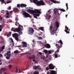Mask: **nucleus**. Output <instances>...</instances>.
Instances as JSON below:
<instances>
[{"label":"nucleus","instance_id":"nucleus-1","mask_svg":"<svg viewBox=\"0 0 74 74\" xmlns=\"http://www.w3.org/2000/svg\"><path fill=\"white\" fill-rule=\"evenodd\" d=\"M53 26H50V29L51 30V34L53 35L55 34V32H56L58 30V28L59 27V23L58 21H56L55 24L53 25Z\"/></svg>","mask_w":74,"mask_h":74},{"label":"nucleus","instance_id":"nucleus-2","mask_svg":"<svg viewBox=\"0 0 74 74\" xmlns=\"http://www.w3.org/2000/svg\"><path fill=\"white\" fill-rule=\"evenodd\" d=\"M37 0H33V2L37 5H44L45 3L42 1H37Z\"/></svg>","mask_w":74,"mask_h":74},{"label":"nucleus","instance_id":"nucleus-3","mask_svg":"<svg viewBox=\"0 0 74 74\" xmlns=\"http://www.w3.org/2000/svg\"><path fill=\"white\" fill-rule=\"evenodd\" d=\"M58 44H57L56 45V46L57 47V50L56 51V52H59V49L60 48L62 47V44H63L62 40H59V41L58 42Z\"/></svg>","mask_w":74,"mask_h":74},{"label":"nucleus","instance_id":"nucleus-4","mask_svg":"<svg viewBox=\"0 0 74 74\" xmlns=\"http://www.w3.org/2000/svg\"><path fill=\"white\" fill-rule=\"evenodd\" d=\"M11 31L12 32H18L19 34V36L23 34L22 31H21V29L20 28H15L12 27L11 29Z\"/></svg>","mask_w":74,"mask_h":74},{"label":"nucleus","instance_id":"nucleus-5","mask_svg":"<svg viewBox=\"0 0 74 74\" xmlns=\"http://www.w3.org/2000/svg\"><path fill=\"white\" fill-rule=\"evenodd\" d=\"M41 10H38V9H35V10H31L30 9L27 10L28 12L30 13H37V14H41Z\"/></svg>","mask_w":74,"mask_h":74},{"label":"nucleus","instance_id":"nucleus-6","mask_svg":"<svg viewBox=\"0 0 74 74\" xmlns=\"http://www.w3.org/2000/svg\"><path fill=\"white\" fill-rule=\"evenodd\" d=\"M12 36L13 37L15 38L16 40L17 41H20V39L19 38V35L17 33H15L13 34Z\"/></svg>","mask_w":74,"mask_h":74},{"label":"nucleus","instance_id":"nucleus-7","mask_svg":"<svg viewBox=\"0 0 74 74\" xmlns=\"http://www.w3.org/2000/svg\"><path fill=\"white\" fill-rule=\"evenodd\" d=\"M23 15H24L25 17H27V18L28 17H29V18H32L31 17V16L29 14V13H27L25 12H24L23 13Z\"/></svg>","mask_w":74,"mask_h":74},{"label":"nucleus","instance_id":"nucleus-8","mask_svg":"<svg viewBox=\"0 0 74 74\" xmlns=\"http://www.w3.org/2000/svg\"><path fill=\"white\" fill-rule=\"evenodd\" d=\"M28 30L30 33H29V34H33V33H34V30L33 29V28L32 27L29 28Z\"/></svg>","mask_w":74,"mask_h":74},{"label":"nucleus","instance_id":"nucleus-9","mask_svg":"<svg viewBox=\"0 0 74 74\" xmlns=\"http://www.w3.org/2000/svg\"><path fill=\"white\" fill-rule=\"evenodd\" d=\"M27 6V5L26 4H21L20 5V4H18L17 5V6L18 8H19L20 7V6L21 7V8H22L23 7H26Z\"/></svg>","mask_w":74,"mask_h":74},{"label":"nucleus","instance_id":"nucleus-10","mask_svg":"<svg viewBox=\"0 0 74 74\" xmlns=\"http://www.w3.org/2000/svg\"><path fill=\"white\" fill-rule=\"evenodd\" d=\"M22 46L23 47H27V43L25 42H22Z\"/></svg>","mask_w":74,"mask_h":74},{"label":"nucleus","instance_id":"nucleus-11","mask_svg":"<svg viewBox=\"0 0 74 74\" xmlns=\"http://www.w3.org/2000/svg\"><path fill=\"white\" fill-rule=\"evenodd\" d=\"M65 32L67 34L68 33L69 34L70 33V32H69L70 30L69 29V28L67 27L66 26H65Z\"/></svg>","mask_w":74,"mask_h":74},{"label":"nucleus","instance_id":"nucleus-12","mask_svg":"<svg viewBox=\"0 0 74 74\" xmlns=\"http://www.w3.org/2000/svg\"><path fill=\"white\" fill-rule=\"evenodd\" d=\"M49 67L50 70L54 69V66H53V65L52 64H49Z\"/></svg>","mask_w":74,"mask_h":74},{"label":"nucleus","instance_id":"nucleus-13","mask_svg":"<svg viewBox=\"0 0 74 74\" xmlns=\"http://www.w3.org/2000/svg\"><path fill=\"white\" fill-rule=\"evenodd\" d=\"M40 16L39 14H38L37 13L34 14V18H36V19H37L38 18L37 17V16Z\"/></svg>","mask_w":74,"mask_h":74},{"label":"nucleus","instance_id":"nucleus-14","mask_svg":"<svg viewBox=\"0 0 74 74\" xmlns=\"http://www.w3.org/2000/svg\"><path fill=\"white\" fill-rule=\"evenodd\" d=\"M29 59H35L36 57L34 55H32L31 56H29L28 57Z\"/></svg>","mask_w":74,"mask_h":74},{"label":"nucleus","instance_id":"nucleus-15","mask_svg":"<svg viewBox=\"0 0 74 74\" xmlns=\"http://www.w3.org/2000/svg\"><path fill=\"white\" fill-rule=\"evenodd\" d=\"M11 56V52L10 51H8L7 52L6 54H5V56Z\"/></svg>","mask_w":74,"mask_h":74},{"label":"nucleus","instance_id":"nucleus-16","mask_svg":"<svg viewBox=\"0 0 74 74\" xmlns=\"http://www.w3.org/2000/svg\"><path fill=\"white\" fill-rule=\"evenodd\" d=\"M4 26H5V25L4 24H3L2 25H0V32L2 30V29H3V27H4Z\"/></svg>","mask_w":74,"mask_h":74},{"label":"nucleus","instance_id":"nucleus-17","mask_svg":"<svg viewBox=\"0 0 74 74\" xmlns=\"http://www.w3.org/2000/svg\"><path fill=\"white\" fill-rule=\"evenodd\" d=\"M9 40H10L12 43V47H14V40H13V39L12 38H9Z\"/></svg>","mask_w":74,"mask_h":74},{"label":"nucleus","instance_id":"nucleus-18","mask_svg":"<svg viewBox=\"0 0 74 74\" xmlns=\"http://www.w3.org/2000/svg\"><path fill=\"white\" fill-rule=\"evenodd\" d=\"M5 48V46L3 45V46L1 47V49H0V51H3V50Z\"/></svg>","mask_w":74,"mask_h":74},{"label":"nucleus","instance_id":"nucleus-19","mask_svg":"<svg viewBox=\"0 0 74 74\" xmlns=\"http://www.w3.org/2000/svg\"><path fill=\"white\" fill-rule=\"evenodd\" d=\"M0 71H2V73H3L2 71H3V72L5 71V69L4 68H2L0 70Z\"/></svg>","mask_w":74,"mask_h":74},{"label":"nucleus","instance_id":"nucleus-20","mask_svg":"<svg viewBox=\"0 0 74 74\" xmlns=\"http://www.w3.org/2000/svg\"><path fill=\"white\" fill-rule=\"evenodd\" d=\"M11 32H10L7 35V36L8 37H9L11 36Z\"/></svg>","mask_w":74,"mask_h":74},{"label":"nucleus","instance_id":"nucleus-21","mask_svg":"<svg viewBox=\"0 0 74 74\" xmlns=\"http://www.w3.org/2000/svg\"><path fill=\"white\" fill-rule=\"evenodd\" d=\"M38 68V66H34L33 67L34 70H37Z\"/></svg>","mask_w":74,"mask_h":74},{"label":"nucleus","instance_id":"nucleus-22","mask_svg":"<svg viewBox=\"0 0 74 74\" xmlns=\"http://www.w3.org/2000/svg\"><path fill=\"white\" fill-rule=\"evenodd\" d=\"M6 56V58L8 60H9L10 59V56Z\"/></svg>","mask_w":74,"mask_h":74},{"label":"nucleus","instance_id":"nucleus-23","mask_svg":"<svg viewBox=\"0 0 74 74\" xmlns=\"http://www.w3.org/2000/svg\"><path fill=\"white\" fill-rule=\"evenodd\" d=\"M46 47L47 48H51V46L49 44H47Z\"/></svg>","mask_w":74,"mask_h":74},{"label":"nucleus","instance_id":"nucleus-24","mask_svg":"<svg viewBox=\"0 0 74 74\" xmlns=\"http://www.w3.org/2000/svg\"><path fill=\"white\" fill-rule=\"evenodd\" d=\"M33 74H39V72L37 71H36L34 72Z\"/></svg>","mask_w":74,"mask_h":74},{"label":"nucleus","instance_id":"nucleus-25","mask_svg":"<svg viewBox=\"0 0 74 74\" xmlns=\"http://www.w3.org/2000/svg\"><path fill=\"white\" fill-rule=\"evenodd\" d=\"M51 2H53L54 3H58V2L55 1L54 0H50Z\"/></svg>","mask_w":74,"mask_h":74},{"label":"nucleus","instance_id":"nucleus-26","mask_svg":"<svg viewBox=\"0 0 74 74\" xmlns=\"http://www.w3.org/2000/svg\"><path fill=\"white\" fill-rule=\"evenodd\" d=\"M57 13L58 14V15H60V14L61 13V10H59L57 11Z\"/></svg>","mask_w":74,"mask_h":74},{"label":"nucleus","instance_id":"nucleus-27","mask_svg":"<svg viewBox=\"0 0 74 74\" xmlns=\"http://www.w3.org/2000/svg\"><path fill=\"white\" fill-rule=\"evenodd\" d=\"M18 52H19V51L18 50H16L14 51V54H16L17 53H18Z\"/></svg>","mask_w":74,"mask_h":74},{"label":"nucleus","instance_id":"nucleus-28","mask_svg":"<svg viewBox=\"0 0 74 74\" xmlns=\"http://www.w3.org/2000/svg\"><path fill=\"white\" fill-rule=\"evenodd\" d=\"M60 55H57V54H56L55 55V58H58V57H60Z\"/></svg>","mask_w":74,"mask_h":74},{"label":"nucleus","instance_id":"nucleus-29","mask_svg":"<svg viewBox=\"0 0 74 74\" xmlns=\"http://www.w3.org/2000/svg\"><path fill=\"white\" fill-rule=\"evenodd\" d=\"M39 29L40 30H41L42 31H43L44 29V28L42 27H39Z\"/></svg>","mask_w":74,"mask_h":74},{"label":"nucleus","instance_id":"nucleus-30","mask_svg":"<svg viewBox=\"0 0 74 74\" xmlns=\"http://www.w3.org/2000/svg\"><path fill=\"white\" fill-rule=\"evenodd\" d=\"M57 11H58V10H54V14H56Z\"/></svg>","mask_w":74,"mask_h":74},{"label":"nucleus","instance_id":"nucleus-31","mask_svg":"<svg viewBox=\"0 0 74 74\" xmlns=\"http://www.w3.org/2000/svg\"><path fill=\"white\" fill-rule=\"evenodd\" d=\"M44 52L45 53H48V50H44Z\"/></svg>","mask_w":74,"mask_h":74},{"label":"nucleus","instance_id":"nucleus-32","mask_svg":"<svg viewBox=\"0 0 74 74\" xmlns=\"http://www.w3.org/2000/svg\"><path fill=\"white\" fill-rule=\"evenodd\" d=\"M19 25V23H18L17 22H16L15 23V25L16 26H18Z\"/></svg>","mask_w":74,"mask_h":74},{"label":"nucleus","instance_id":"nucleus-33","mask_svg":"<svg viewBox=\"0 0 74 74\" xmlns=\"http://www.w3.org/2000/svg\"><path fill=\"white\" fill-rule=\"evenodd\" d=\"M66 8H67V9H66V10H67L69 9V8H68V3H66Z\"/></svg>","mask_w":74,"mask_h":74},{"label":"nucleus","instance_id":"nucleus-34","mask_svg":"<svg viewBox=\"0 0 74 74\" xmlns=\"http://www.w3.org/2000/svg\"><path fill=\"white\" fill-rule=\"evenodd\" d=\"M19 70V73H25L24 72H23L22 71L18 70Z\"/></svg>","mask_w":74,"mask_h":74},{"label":"nucleus","instance_id":"nucleus-35","mask_svg":"<svg viewBox=\"0 0 74 74\" xmlns=\"http://www.w3.org/2000/svg\"><path fill=\"white\" fill-rule=\"evenodd\" d=\"M49 74H56L54 73L53 71H51V72Z\"/></svg>","mask_w":74,"mask_h":74},{"label":"nucleus","instance_id":"nucleus-36","mask_svg":"<svg viewBox=\"0 0 74 74\" xmlns=\"http://www.w3.org/2000/svg\"><path fill=\"white\" fill-rule=\"evenodd\" d=\"M60 11H63V12H65V11H66L65 10L63 9H61Z\"/></svg>","mask_w":74,"mask_h":74},{"label":"nucleus","instance_id":"nucleus-37","mask_svg":"<svg viewBox=\"0 0 74 74\" xmlns=\"http://www.w3.org/2000/svg\"><path fill=\"white\" fill-rule=\"evenodd\" d=\"M15 10L16 11H19V9L18 8H15Z\"/></svg>","mask_w":74,"mask_h":74},{"label":"nucleus","instance_id":"nucleus-38","mask_svg":"<svg viewBox=\"0 0 74 74\" xmlns=\"http://www.w3.org/2000/svg\"><path fill=\"white\" fill-rule=\"evenodd\" d=\"M0 20L1 21H2V19H3V17H1V16H0Z\"/></svg>","mask_w":74,"mask_h":74},{"label":"nucleus","instance_id":"nucleus-39","mask_svg":"<svg viewBox=\"0 0 74 74\" xmlns=\"http://www.w3.org/2000/svg\"><path fill=\"white\" fill-rule=\"evenodd\" d=\"M38 38L39 39V40H42V37H39Z\"/></svg>","mask_w":74,"mask_h":74},{"label":"nucleus","instance_id":"nucleus-40","mask_svg":"<svg viewBox=\"0 0 74 74\" xmlns=\"http://www.w3.org/2000/svg\"><path fill=\"white\" fill-rule=\"evenodd\" d=\"M8 67L10 69H11V67H12V65H9V66H8Z\"/></svg>","mask_w":74,"mask_h":74},{"label":"nucleus","instance_id":"nucleus-41","mask_svg":"<svg viewBox=\"0 0 74 74\" xmlns=\"http://www.w3.org/2000/svg\"><path fill=\"white\" fill-rule=\"evenodd\" d=\"M51 16L50 15L49 16L48 18V19H49H49H50L51 18Z\"/></svg>","mask_w":74,"mask_h":74},{"label":"nucleus","instance_id":"nucleus-42","mask_svg":"<svg viewBox=\"0 0 74 74\" xmlns=\"http://www.w3.org/2000/svg\"><path fill=\"white\" fill-rule=\"evenodd\" d=\"M51 50H49L48 51V53L49 54H51Z\"/></svg>","mask_w":74,"mask_h":74},{"label":"nucleus","instance_id":"nucleus-43","mask_svg":"<svg viewBox=\"0 0 74 74\" xmlns=\"http://www.w3.org/2000/svg\"><path fill=\"white\" fill-rule=\"evenodd\" d=\"M1 1L2 3H4V0H1Z\"/></svg>","mask_w":74,"mask_h":74},{"label":"nucleus","instance_id":"nucleus-44","mask_svg":"<svg viewBox=\"0 0 74 74\" xmlns=\"http://www.w3.org/2000/svg\"><path fill=\"white\" fill-rule=\"evenodd\" d=\"M3 55L0 54V58H3Z\"/></svg>","mask_w":74,"mask_h":74},{"label":"nucleus","instance_id":"nucleus-45","mask_svg":"<svg viewBox=\"0 0 74 74\" xmlns=\"http://www.w3.org/2000/svg\"><path fill=\"white\" fill-rule=\"evenodd\" d=\"M38 64V62L37 61H35V64Z\"/></svg>","mask_w":74,"mask_h":74},{"label":"nucleus","instance_id":"nucleus-46","mask_svg":"<svg viewBox=\"0 0 74 74\" xmlns=\"http://www.w3.org/2000/svg\"><path fill=\"white\" fill-rule=\"evenodd\" d=\"M46 70H49V68H48V67H47L46 69Z\"/></svg>","mask_w":74,"mask_h":74},{"label":"nucleus","instance_id":"nucleus-47","mask_svg":"<svg viewBox=\"0 0 74 74\" xmlns=\"http://www.w3.org/2000/svg\"><path fill=\"white\" fill-rule=\"evenodd\" d=\"M11 3V1H8L7 2L8 4V3Z\"/></svg>","mask_w":74,"mask_h":74},{"label":"nucleus","instance_id":"nucleus-48","mask_svg":"<svg viewBox=\"0 0 74 74\" xmlns=\"http://www.w3.org/2000/svg\"><path fill=\"white\" fill-rule=\"evenodd\" d=\"M8 9L9 10H11V7L10 6L9 7V8H8Z\"/></svg>","mask_w":74,"mask_h":74},{"label":"nucleus","instance_id":"nucleus-49","mask_svg":"<svg viewBox=\"0 0 74 74\" xmlns=\"http://www.w3.org/2000/svg\"><path fill=\"white\" fill-rule=\"evenodd\" d=\"M15 21H18V18H17V17H16V18H15Z\"/></svg>","mask_w":74,"mask_h":74},{"label":"nucleus","instance_id":"nucleus-50","mask_svg":"<svg viewBox=\"0 0 74 74\" xmlns=\"http://www.w3.org/2000/svg\"><path fill=\"white\" fill-rule=\"evenodd\" d=\"M21 25H19L18 26V28H17V29H20V30H21Z\"/></svg>","mask_w":74,"mask_h":74},{"label":"nucleus","instance_id":"nucleus-51","mask_svg":"<svg viewBox=\"0 0 74 74\" xmlns=\"http://www.w3.org/2000/svg\"><path fill=\"white\" fill-rule=\"evenodd\" d=\"M0 38L2 40H3V37H2V36H0Z\"/></svg>","mask_w":74,"mask_h":74},{"label":"nucleus","instance_id":"nucleus-52","mask_svg":"<svg viewBox=\"0 0 74 74\" xmlns=\"http://www.w3.org/2000/svg\"><path fill=\"white\" fill-rule=\"evenodd\" d=\"M33 61L34 62H36V60H35V59H33Z\"/></svg>","mask_w":74,"mask_h":74},{"label":"nucleus","instance_id":"nucleus-53","mask_svg":"<svg viewBox=\"0 0 74 74\" xmlns=\"http://www.w3.org/2000/svg\"><path fill=\"white\" fill-rule=\"evenodd\" d=\"M39 54V55H42V53H41V52H40Z\"/></svg>","mask_w":74,"mask_h":74},{"label":"nucleus","instance_id":"nucleus-54","mask_svg":"<svg viewBox=\"0 0 74 74\" xmlns=\"http://www.w3.org/2000/svg\"><path fill=\"white\" fill-rule=\"evenodd\" d=\"M10 13H12V12H12V11H10L9 12Z\"/></svg>","mask_w":74,"mask_h":74},{"label":"nucleus","instance_id":"nucleus-55","mask_svg":"<svg viewBox=\"0 0 74 74\" xmlns=\"http://www.w3.org/2000/svg\"><path fill=\"white\" fill-rule=\"evenodd\" d=\"M16 73H18V69H16Z\"/></svg>","mask_w":74,"mask_h":74},{"label":"nucleus","instance_id":"nucleus-56","mask_svg":"<svg viewBox=\"0 0 74 74\" xmlns=\"http://www.w3.org/2000/svg\"><path fill=\"white\" fill-rule=\"evenodd\" d=\"M33 42H35V40H32Z\"/></svg>","mask_w":74,"mask_h":74},{"label":"nucleus","instance_id":"nucleus-57","mask_svg":"<svg viewBox=\"0 0 74 74\" xmlns=\"http://www.w3.org/2000/svg\"><path fill=\"white\" fill-rule=\"evenodd\" d=\"M2 74V71H0V74Z\"/></svg>","mask_w":74,"mask_h":74},{"label":"nucleus","instance_id":"nucleus-58","mask_svg":"<svg viewBox=\"0 0 74 74\" xmlns=\"http://www.w3.org/2000/svg\"><path fill=\"white\" fill-rule=\"evenodd\" d=\"M6 14H7V15H9V13L7 12L6 13Z\"/></svg>","mask_w":74,"mask_h":74},{"label":"nucleus","instance_id":"nucleus-59","mask_svg":"<svg viewBox=\"0 0 74 74\" xmlns=\"http://www.w3.org/2000/svg\"><path fill=\"white\" fill-rule=\"evenodd\" d=\"M31 3H32L33 2V0H30Z\"/></svg>","mask_w":74,"mask_h":74},{"label":"nucleus","instance_id":"nucleus-60","mask_svg":"<svg viewBox=\"0 0 74 74\" xmlns=\"http://www.w3.org/2000/svg\"><path fill=\"white\" fill-rule=\"evenodd\" d=\"M6 17H7V18H9V16H6Z\"/></svg>","mask_w":74,"mask_h":74},{"label":"nucleus","instance_id":"nucleus-61","mask_svg":"<svg viewBox=\"0 0 74 74\" xmlns=\"http://www.w3.org/2000/svg\"><path fill=\"white\" fill-rule=\"evenodd\" d=\"M50 11H51V10H49L47 12H50Z\"/></svg>","mask_w":74,"mask_h":74},{"label":"nucleus","instance_id":"nucleus-62","mask_svg":"<svg viewBox=\"0 0 74 74\" xmlns=\"http://www.w3.org/2000/svg\"><path fill=\"white\" fill-rule=\"evenodd\" d=\"M3 74H7V73H6V72H5Z\"/></svg>","mask_w":74,"mask_h":74},{"label":"nucleus","instance_id":"nucleus-63","mask_svg":"<svg viewBox=\"0 0 74 74\" xmlns=\"http://www.w3.org/2000/svg\"><path fill=\"white\" fill-rule=\"evenodd\" d=\"M27 69H28V68H27L23 70V71H25V70H27Z\"/></svg>","mask_w":74,"mask_h":74},{"label":"nucleus","instance_id":"nucleus-64","mask_svg":"<svg viewBox=\"0 0 74 74\" xmlns=\"http://www.w3.org/2000/svg\"><path fill=\"white\" fill-rule=\"evenodd\" d=\"M47 74H49V72H47Z\"/></svg>","mask_w":74,"mask_h":74}]
</instances>
